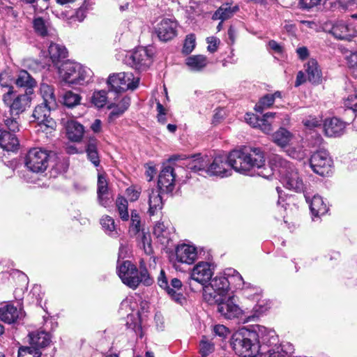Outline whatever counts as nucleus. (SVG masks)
I'll use <instances>...</instances> for the list:
<instances>
[{
    "mask_svg": "<svg viewBox=\"0 0 357 357\" xmlns=\"http://www.w3.org/2000/svg\"><path fill=\"white\" fill-rule=\"evenodd\" d=\"M36 354L42 355L40 350L34 345L21 346L18 349V357H35Z\"/></svg>",
    "mask_w": 357,
    "mask_h": 357,
    "instance_id": "obj_47",
    "label": "nucleus"
},
{
    "mask_svg": "<svg viewBox=\"0 0 357 357\" xmlns=\"http://www.w3.org/2000/svg\"><path fill=\"white\" fill-rule=\"evenodd\" d=\"M298 57L301 60L306 59L309 56V51L306 47H301L296 50Z\"/></svg>",
    "mask_w": 357,
    "mask_h": 357,
    "instance_id": "obj_59",
    "label": "nucleus"
},
{
    "mask_svg": "<svg viewBox=\"0 0 357 357\" xmlns=\"http://www.w3.org/2000/svg\"><path fill=\"white\" fill-rule=\"evenodd\" d=\"M305 70L310 82L314 84H319L321 82L322 73L316 59H310L305 65Z\"/></svg>",
    "mask_w": 357,
    "mask_h": 357,
    "instance_id": "obj_27",
    "label": "nucleus"
},
{
    "mask_svg": "<svg viewBox=\"0 0 357 357\" xmlns=\"http://www.w3.org/2000/svg\"><path fill=\"white\" fill-rule=\"evenodd\" d=\"M312 170L321 176H327L332 173L333 161L329 152L324 149L314 152L309 160Z\"/></svg>",
    "mask_w": 357,
    "mask_h": 357,
    "instance_id": "obj_9",
    "label": "nucleus"
},
{
    "mask_svg": "<svg viewBox=\"0 0 357 357\" xmlns=\"http://www.w3.org/2000/svg\"><path fill=\"white\" fill-rule=\"evenodd\" d=\"M154 31L160 41L166 43L177 36L178 24L172 19L163 18L154 27Z\"/></svg>",
    "mask_w": 357,
    "mask_h": 357,
    "instance_id": "obj_15",
    "label": "nucleus"
},
{
    "mask_svg": "<svg viewBox=\"0 0 357 357\" xmlns=\"http://www.w3.org/2000/svg\"><path fill=\"white\" fill-rule=\"evenodd\" d=\"M84 126L75 121H68L66 126V135L71 142H78L84 136Z\"/></svg>",
    "mask_w": 357,
    "mask_h": 357,
    "instance_id": "obj_32",
    "label": "nucleus"
},
{
    "mask_svg": "<svg viewBox=\"0 0 357 357\" xmlns=\"http://www.w3.org/2000/svg\"><path fill=\"white\" fill-rule=\"evenodd\" d=\"M324 132L329 137L342 136L346 128V123L337 117L326 118L323 124Z\"/></svg>",
    "mask_w": 357,
    "mask_h": 357,
    "instance_id": "obj_20",
    "label": "nucleus"
},
{
    "mask_svg": "<svg viewBox=\"0 0 357 357\" xmlns=\"http://www.w3.org/2000/svg\"><path fill=\"white\" fill-rule=\"evenodd\" d=\"M206 42L208 44V46L207 47L208 52L214 53L218 50V45L220 44L219 38L215 36L208 37L206 38Z\"/></svg>",
    "mask_w": 357,
    "mask_h": 357,
    "instance_id": "obj_52",
    "label": "nucleus"
},
{
    "mask_svg": "<svg viewBox=\"0 0 357 357\" xmlns=\"http://www.w3.org/2000/svg\"><path fill=\"white\" fill-rule=\"evenodd\" d=\"M116 271L122 282L133 290L141 284L149 287L154 282L142 260L140 261L139 268L129 260L123 261L117 266Z\"/></svg>",
    "mask_w": 357,
    "mask_h": 357,
    "instance_id": "obj_2",
    "label": "nucleus"
},
{
    "mask_svg": "<svg viewBox=\"0 0 357 357\" xmlns=\"http://www.w3.org/2000/svg\"><path fill=\"white\" fill-rule=\"evenodd\" d=\"M91 129L94 133H99L102 131V121L96 119L91 126Z\"/></svg>",
    "mask_w": 357,
    "mask_h": 357,
    "instance_id": "obj_60",
    "label": "nucleus"
},
{
    "mask_svg": "<svg viewBox=\"0 0 357 357\" xmlns=\"http://www.w3.org/2000/svg\"><path fill=\"white\" fill-rule=\"evenodd\" d=\"M13 84H15V81L10 73L3 71L0 73L1 100L8 109V112L3 114L2 119L4 125L10 130L16 131L19 130V121H16L15 105L24 102L25 97L18 95V91Z\"/></svg>",
    "mask_w": 357,
    "mask_h": 357,
    "instance_id": "obj_1",
    "label": "nucleus"
},
{
    "mask_svg": "<svg viewBox=\"0 0 357 357\" xmlns=\"http://www.w3.org/2000/svg\"><path fill=\"white\" fill-rule=\"evenodd\" d=\"M196 37L194 33H190L186 36L184 40L182 52L185 54H190L195 47Z\"/></svg>",
    "mask_w": 357,
    "mask_h": 357,
    "instance_id": "obj_49",
    "label": "nucleus"
},
{
    "mask_svg": "<svg viewBox=\"0 0 357 357\" xmlns=\"http://www.w3.org/2000/svg\"><path fill=\"white\" fill-rule=\"evenodd\" d=\"M40 93L44 103H47L50 107H56L57 103L54 93V89L52 86L47 84H42L40 88Z\"/></svg>",
    "mask_w": 357,
    "mask_h": 357,
    "instance_id": "obj_37",
    "label": "nucleus"
},
{
    "mask_svg": "<svg viewBox=\"0 0 357 357\" xmlns=\"http://www.w3.org/2000/svg\"><path fill=\"white\" fill-rule=\"evenodd\" d=\"M185 63L192 70H201L206 67L207 60L204 55H192L186 59Z\"/></svg>",
    "mask_w": 357,
    "mask_h": 357,
    "instance_id": "obj_38",
    "label": "nucleus"
},
{
    "mask_svg": "<svg viewBox=\"0 0 357 357\" xmlns=\"http://www.w3.org/2000/svg\"><path fill=\"white\" fill-rule=\"evenodd\" d=\"M157 283L176 303L182 305L185 302L186 299L181 292L183 284L179 279L176 278H172L170 281V284H169L165 271L161 269L157 278Z\"/></svg>",
    "mask_w": 357,
    "mask_h": 357,
    "instance_id": "obj_11",
    "label": "nucleus"
},
{
    "mask_svg": "<svg viewBox=\"0 0 357 357\" xmlns=\"http://www.w3.org/2000/svg\"><path fill=\"white\" fill-rule=\"evenodd\" d=\"M231 166L226 155H218L209 163L206 169V174L209 176L227 177L231 175Z\"/></svg>",
    "mask_w": 357,
    "mask_h": 357,
    "instance_id": "obj_17",
    "label": "nucleus"
},
{
    "mask_svg": "<svg viewBox=\"0 0 357 357\" xmlns=\"http://www.w3.org/2000/svg\"><path fill=\"white\" fill-rule=\"evenodd\" d=\"M30 345H34L40 350L48 347L52 342V335L43 330L32 331L28 335Z\"/></svg>",
    "mask_w": 357,
    "mask_h": 357,
    "instance_id": "obj_25",
    "label": "nucleus"
},
{
    "mask_svg": "<svg viewBox=\"0 0 357 357\" xmlns=\"http://www.w3.org/2000/svg\"><path fill=\"white\" fill-rule=\"evenodd\" d=\"M223 119V115L221 114V110L216 109L215 113L213 116L212 123L217 125Z\"/></svg>",
    "mask_w": 357,
    "mask_h": 357,
    "instance_id": "obj_64",
    "label": "nucleus"
},
{
    "mask_svg": "<svg viewBox=\"0 0 357 357\" xmlns=\"http://www.w3.org/2000/svg\"><path fill=\"white\" fill-rule=\"evenodd\" d=\"M115 204L120 218L123 221H128L130 215L128 213V204L127 199L124 197L119 195L116 199Z\"/></svg>",
    "mask_w": 357,
    "mask_h": 357,
    "instance_id": "obj_40",
    "label": "nucleus"
},
{
    "mask_svg": "<svg viewBox=\"0 0 357 357\" xmlns=\"http://www.w3.org/2000/svg\"><path fill=\"white\" fill-rule=\"evenodd\" d=\"M247 150L249 160L252 164V168L260 167L264 165L265 155L264 152L259 147L245 146Z\"/></svg>",
    "mask_w": 357,
    "mask_h": 357,
    "instance_id": "obj_35",
    "label": "nucleus"
},
{
    "mask_svg": "<svg viewBox=\"0 0 357 357\" xmlns=\"http://www.w3.org/2000/svg\"><path fill=\"white\" fill-rule=\"evenodd\" d=\"M236 30L233 26H230L227 31L228 38L230 40V44L233 45L236 40Z\"/></svg>",
    "mask_w": 357,
    "mask_h": 357,
    "instance_id": "obj_61",
    "label": "nucleus"
},
{
    "mask_svg": "<svg viewBox=\"0 0 357 357\" xmlns=\"http://www.w3.org/2000/svg\"><path fill=\"white\" fill-rule=\"evenodd\" d=\"M139 79H135L132 73H119L109 75L107 84L112 91L121 93L128 89H136L139 86Z\"/></svg>",
    "mask_w": 357,
    "mask_h": 357,
    "instance_id": "obj_10",
    "label": "nucleus"
},
{
    "mask_svg": "<svg viewBox=\"0 0 357 357\" xmlns=\"http://www.w3.org/2000/svg\"><path fill=\"white\" fill-rule=\"evenodd\" d=\"M306 82L305 74L302 71H299L296 75L295 86H298Z\"/></svg>",
    "mask_w": 357,
    "mask_h": 357,
    "instance_id": "obj_63",
    "label": "nucleus"
},
{
    "mask_svg": "<svg viewBox=\"0 0 357 357\" xmlns=\"http://www.w3.org/2000/svg\"><path fill=\"white\" fill-rule=\"evenodd\" d=\"M231 166L236 172L245 173L251 170L252 164L249 160L247 150L245 146L239 150H233L227 155Z\"/></svg>",
    "mask_w": 357,
    "mask_h": 357,
    "instance_id": "obj_13",
    "label": "nucleus"
},
{
    "mask_svg": "<svg viewBox=\"0 0 357 357\" xmlns=\"http://www.w3.org/2000/svg\"><path fill=\"white\" fill-rule=\"evenodd\" d=\"M270 163L277 168L278 173L282 176V183L286 188L296 192L303 191V180L292 163L279 155H273L270 158Z\"/></svg>",
    "mask_w": 357,
    "mask_h": 357,
    "instance_id": "obj_4",
    "label": "nucleus"
},
{
    "mask_svg": "<svg viewBox=\"0 0 357 357\" xmlns=\"http://www.w3.org/2000/svg\"><path fill=\"white\" fill-rule=\"evenodd\" d=\"M100 224L105 231L117 234L114 220L111 216L103 215L100 219Z\"/></svg>",
    "mask_w": 357,
    "mask_h": 357,
    "instance_id": "obj_48",
    "label": "nucleus"
},
{
    "mask_svg": "<svg viewBox=\"0 0 357 357\" xmlns=\"http://www.w3.org/2000/svg\"><path fill=\"white\" fill-rule=\"evenodd\" d=\"M54 155L53 151L43 148H32L26 155L25 166L32 172L43 173L48 167L52 157Z\"/></svg>",
    "mask_w": 357,
    "mask_h": 357,
    "instance_id": "obj_8",
    "label": "nucleus"
},
{
    "mask_svg": "<svg viewBox=\"0 0 357 357\" xmlns=\"http://www.w3.org/2000/svg\"><path fill=\"white\" fill-rule=\"evenodd\" d=\"M213 332L215 335H218L222 339L227 337V335H229L230 331L228 328L225 326L224 325H216L214 326Z\"/></svg>",
    "mask_w": 357,
    "mask_h": 357,
    "instance_id": "obj_53",
    "label": "nucleus"
},
{
    "mask_svg": "<svg viewBox=\"0 0 357 357\" xmlns=\"http://www.w3.org/2000/svg\"><path fill=\"white\" fill-rule=\"evenodd\" d=\"M98 145V140L93 137L89 139L85 146L87 158L95 167H98L100 163Z\"/></svg>",
    "mask_w": 357,
    "mask_h": 357,
    "instance_id": "obj_31",
    "label": "nucleus"
},
{
    "mask_svg": "<svg viewBox=\"0 0 357 357\" xmlns=\"http://www.w3.org/2000/svg\"><path fill=\"white\" fill-rule=\"evenodd\" d=\"M214 349V344L209 341L202 340L199 343V354L202 357H207Z\"/></svg>",
    "mask_w": 357,
    "mask_h": 357,
    "instance_id": "obj_50",
    "label": "nucleus"
},
{
    "mask_svg": "<svg viewBox=\"0 0 357 357\" xmlns=\"http://www.w3.org/2000/svg\"><path fill=\"white\" fill-rule=\"evenodd\" d=\"M126 194L128 197H130V200L134 202L139 199L140 193L134 188L129 187L126 189Z\"/></svg>",
    "mask_w": 357,
    "mask_h": 357,
    "instance_id": "obj_58",
    "label": "nucleus"
},
{
    "mask_svg": "<svg viewBox=\"0 0 357 357\" xmlns=\"http://www.w3.org/2000/svg\"><path fill=\"white\" fill-rule=\"evenodd\" d=\"M175 173L172 167L167 165L161 170L158 180V187L161 192L169 193L174 189Z\"/></svg>",
    "mask_w": 357,
    "mask_h": 357,
    "instance_id": "obj_19",
    "label": "nucleus"
},
{
    "mask_svg": "<svg viewBox=\"0 0 357 357\" xmlns=\"http://www.w3.org/2000/svg\"><path fill=\"white\" fill-rule=\"evenodd\" d=\"M59 73L63 82L70 86L84 85L91 77L90 70L79 63L67 60L58 66Z\"/></svg>",
    "mask_w": 357,
    "mask_h": 357,
    "instance_id": "obj_6",
    "label": "nucleus"
},
{
    "mask_svg": "<svg viewBox=\"0 0 357 357\" xmlns=\"http://www.w3.org/2000/svg\"><path fill=\"white\" fill-rule=\"evenodd\" d=\"M270 48L274 50L277 53H281L282 52V46L278 44L275 40H270L268 43Z\"/></svg>",
    "mask_w": 357,
    "mask_h": 357,
    "instance_id": "obj_62",
    "label": "nucleus"
},
{
    "mask_svg": "<svg viewBox=\"0 0 357 357\" xmlns=\"http://www.w3.org/2000/svg\"><path fill=\"white\" fill-rule=\"evenodd\" d=\"M305 197L307 202H310V209L312 215L319 217L325 215L328 211L329 207L321 196L314 195L310 201L309 197L305 195Z\"/></svg>",
    "mask_w": 357,
    "mask_h": 357,
    "instance_id": "obj_28",
    "label": "nucleus"
},
{
    "mask_svg": "<svg viewBox=\"0 0 357 357\" xmlns=\"http://www.w3.org/2000/svg\"><path fill=\"white\" fill-rule=\"evenodd\" d=\"M81 100V96L71 91H68L63 96V104L69 107L72 108L79 104Z\"/></svg>",
    "mask_w": 357,
    "mask_h": 357,
    "instance_id": "obj_44",
    "label": "nucleus"
},
{
    "mask_svg": "<svg viewBox=\"0 0 357 357\" xmlns=\"http://www.w3.org/2000/svg\"><path fill=\"white\" fill-rule=\"evenodd\" d=\"M15 81L17 87L24 89V91H22L20 89L17 90L18 95L25 97V99L23 100L24 102H20L15 105L16 121H19L20 116L31 107V95L33 93L34 88L37 86V82L28 71L24 70L19 72Z\"/></svg>",
    "mask_w": 357,
    "mask_h": 357,
    "instance_id": "obj_5",
    "label": "nucleus"
},
{
    "mask_svg": "<svg viewBox=\"0 0 357 357\" xmlns=\"http://www.w3.org/2000/svg\"><path fill=\"white\" fill-rule=\"evenodd\" d=\"M347 65L349 68H357V52H351L346 56Z\"/></svg>",
    "mask_w": 357,
    "mask_h": 357,
    "instance_id": "obj_55",
    "label": "nucleus"
},
{
    "mask_svg": "<svg viewBox=\"0 0 357 357\" xmlns=\"http://www.w3.org/2000/svg\"><path fill=\"white\" fill-rule=\"evenodd\" d=\"M229 344L235 354L241 357H256L259 352V334L255 331L243 328L236 331Z\"/></svg>",
    "mask_w": 357,
    "mask_h": 357,
    "instance_id": "obj_3",
    "label": "nucleus"
},
{
    "mask_svg": "<svg viewBox=\"0 0 357 357\" xmlns=\"http://www.w3.org/2000/svg\"><path fill=\"white\" fill-rule=\"evenodd\" d=\"M153 54L146 47H137L128 58L129 63L137 70H146L152 63Z\"/></svg>",
    "mask_w": 357,
    "mask_h": 357,
    "instance_id": "obj_14",
    "label": "nucleus"
},
{
    "mask_svg": "<svg viewBox=\"0 0 357 357\" xmlns=\"http://www.w3.org/2000/svg\"><path fill=\"white\" fill-rule=\"evenodd\" d=\"M213 274L211 264L208 262L202 261L194 267L191 278L202 284H205L211 280Z\"/></svg>",
    "mask_w": 357,
    "mask_h": 357,
    "instance_id": "obj_22",
    "label": "nucleus"
},
{
    "mask_svg": "<svg viewBox=\"0 0 357 357\" xmlns=\"http://www.w3.org/2000/svg\"><path fill=\"white\" fill-rule=\"evenodd\" d=\"M160 192V191L152 190L149 194L148 213L150 216L158 214L163 208L164 204Z\"/></svg>",
    "mask_w": 357,
    "mask_h": 357,
    "instance_id": "obj_33",
    "label": "nucleus"
},
{
    "mask_svg": "<svg viewBox=\"0 0 357 357\" xmlns=\"http://www.w3.org/2000/svg\"><path fill=\"white\" fill-rule=\"evenodd\" d=\"M292 138V134L286 128L281 127L272 135L273 142L280 147H285Z\"/></svg>",
    "mask_w": 357,
    "mask_h": 357,
    "instance_id": "obj_36",
    "label": "nucleus"
},
{
    "mask_svg": "<svg viewBox=\"0 0 357 357\" xmlns=\"http://www.w3.org/2000/svg\"><path fill=\"white\" fill-rule=\"evenodd\" d=\"M6 127L9 131L3 130L0 132V148L6 151H15L18 149L20 142L15 133L18 132L20 129L13 131L6 126Z\"/></svg>",
    "mask_w": 357,
    "mask_h": 357,
    "instance_id": "obj_23",
    "label": "nucleus"
},
{
    "mask_svg": "<svg viewBox=\"0 0 357 357\" xmlns=\"http://www.w3.org/2000/svg\"><path fill=\"white\" fill-rule=\"evenodd\" d=\"M125 111L122 109V107L119 105H116L115 108L110 112L108 116L109 122H112L115 120L116 118L121 116Z\"/></svg>",
    "mask_w": 357,
    "mask_h": 357,
    "instance_id": "obj_56",
    "label": "nucleus"
},
{
    "mask_svg": "<svg viewBox=\"0 0 357 357\" xmlns=\"http://www.w3.org/2000/svg\"><path fill=\"white\" fill-rule=\"evenodd\" d=\"M270 162V160L268 161ZM269 167H266L265 164L260 166V167H256L257 169V174L266 178H268L269 177L273 175L274 171H278L277 168L273 167L271 163H269Z\"/></svg>",
    "mask_w": 357,
    "mask_h": 357,
    "instance_id": "obj_51",
    "label": "nucleus"
},
{
    "mask_svg": "<svg viewBox=\"0 0 357 357\" xmlns=\"http://www.w3.org/2000/svg\"><path fill=\"white\" fill-rule=\"evenodd\" d=\"M273 97L271 93H266L261 96L256 103L254 109L259 113H262L264 110L271 107L274 104Z\"/></svg>",
    "mask_w": 357,
    "mask_h": 357,
    "instance_id": "obj_42",
    "label": "nucleus"
},
{
    "mask_svg": "<svg viewBox=\"0 0 357 357\" xmlns=\"http://www.w3.org/2000/svg\"><path fill=\"white\" fill-rule=\"evenodd\" d=\"M50 58L54 66H58L59 63L68 56V50L65 46L51 43L48 47Z\"/></svg>",
    "mask_w": 357,
    "mask_h": 357,
    "instance_id": "obj_29",
    "label": "nucleus"
},
{
    "mask_svg": "<svg viewBox=\"0 0 357 357\" xmlns=\"http://www.w3.org/2000/svg\"><path fill=\"white\" fill-rule=\"evenodd\" d=\"M174 160H185L192 159V162L189 163L188 167L192 172H197L205 171L208 165V158L207 155L202 156V153H198L192 155H174Z\"/></svg>",
    "mask_w": 357,
    "mask_h": 357,
    "instance_id": "obj_21",
    "label": "nucleus"
},
{
    "mask_svg": "<svg viewBox=\"0 0 357 357\" xmlns=\"http://www.w3.org/2000/svg\"><path fill=\"white\" fill-rule=\"evenodd\" d=\"M321 0H300L299 4L303 10H310L320 3Z\"/></svg>",
    "mask_w": 357,
    "mask_h": 357,
    "instance_id": "obj_54",
    "label": "nucleus"
},
{
    "mask_svg": "<svg viewBox=\"0 0 357 357\" xmlns=\"http://www.w3.org/2000/svg\"><path fill=\"white\" fill-rule=\"evenodd\" d=\"M303 124L307 128H314L321 126V121L317 118H312L303 121Z\"/></svg>",
    "mask_w": 357,
    "mask_h": 357,
    "instance_id": "obj_57",
    "label": "nucleus"
},
{
    "mask_svg": "<svg viewBox=\"0 0 357 357\" xmlns=\"http://www.w3.org/2000/svg\"><path fill=\"white\" fill-rule=\"evenodd\" d=\"M20 311L13 305L8 304L0 307V319L5 323L13 324L19 319Z\"/></svg>",
    "mask_w": 357,
    "mask_h": 357,
    "instance_id": "obj_34",
    "label": "nucleus"
},
{
    "mask_svg": "<svg viewBox=\"0 0 357 357\" xmlns=\"http://www.w3.org/2000/svg\"><path fill=\"white\" fill-rule=\"evenodd\" d=\"M176 260L181 263L192 264L197 258V252L195 247L181 244L176 248Z\"/></svg>",
    "mask_w": 357,
    "mask_h": 357,
    "instance_id": "obj_24",
    "label": "nucleus"
},
{
    "mask_svg": "<svg viewBox=\"0 0 357 357\" xmlns=\"http://www.w3.org/2000/svg\"><path fill=\"white\" fill-rule=\"evenodd\" d=\"M33 28L36 33L41 37L48 35L47 26L42 17H37L33 20Z\"/></svg>",
    "mask_w": 357,
    "mask_h": 357,
    "instance_id": "obj_43",
    "label": "nucleus"
},
{
    "mask_svg": "<svg viewBox=\"0 0 357 357\" xmlns=\"http://www.w3.org/2000/svg\"><path fill=\"white\" fill-rule=\"evenodd\" d=\"M332 34L341 40L349 39L351 37L348 26L344 23L336 24L331 29Z\"/></svg>",
    "mask_w": 357,
    "mask_h": 357,
    "instance_id": "obj_41",
    "label": "nucleus"
},
{
    "mask_svg": "<svg viewBox=\"0 0 357 357\" xmlns=\"http://www.w3.org/2000/svg\"><path fill=\"white\" fill-rule=\"evenodd\" d=\"M56 108L50 107L47 103L44 102L35 107L32 116L38 122L43 132H51V130L54 129L56 122L50 116V111Z\"/></svg>",
    "mask_w": 357,
    "mask_h": 357,
    "instance_id": "obj_12",
    "label": "nucleus"
},
{
    "mask_svg": "<svg viewBox=\"0 0 357 357\" xmlns=\"http://www.w3.org/2000/svg\"><path fill=\"white\" fill-rule=\"evenodd\" d=\"M210 285L214 291V295L221 298L225 296L229 290L230 282L224 275L218 274L211 280Z\"/></svg>",
    "mask_w": 357,
    "mask_h": 357,
    "instance_id": "obj_26",
    "label": "nucleus"
},
{
    "mask_svg": "<svg viewBox=\"0 0 357 357\" xmlns=\"http://www.w3.org/2000/svg\"><path fill=\"white\" fill-rule=\"evenodd\" d=\"M108 182L105 174H99L97 182V195L100 205L106 207L109 204Z\"/></svg>",
    "mask_w": 357,
    "mask_h": 357,
    "instance_id": "obj_30",
    "label": "nucleus"
},
{
    "mask_svg": "<svg viewBox=\"0 0 357 357\" xmlns=\"http://www.w3.org/2000/svg\"><path fill=\"white\" fill-rule=\"evenodd\" d=\"M345 112H351L354 118L357 117V92L350 95L344 102Z\"/></svg>",
    "mask_w": 357,
    "mask_h": 357,
    "instance_id": "obj_45",
    "label": "nucleus"
},
{
    "mask_svg": "<svg viewBox=\"0 0 357 357\" xmlns=\"http://www.w3.org/2000/svg\"><path fill=\"white\" fill-rule=\"evenodd\" d=\"M107 93L105 91H95L91 97V102L97 107H103L107 102Z\"/></svg>",
    "mask_w": 357,
    "mask_h": 357,
    "instance_id": "obj_46",
    "label": "nucleus"
},
{
    "mask_svg": "<svg viewBox=\"0 0 357 357\" xmlns=\"http://www.w3.org/2000/svg\"><path fill=\"white\" fill-rule=\"evenodd\" d=\"M275 112H267L259 117L253 113H246L245 119L246 122L254 128H259L266 134H270L273 131L272 122L269 119H273L275 116Z\"/></svg>",
    "mask_w": 357,
    "mask_h": 357,
    "instance_id": "obj_18",
    "label": "nucleus"
},
{
    "mask_svg": "<svg viewBox=\"0 0 357 357\" xmlns=\"http://www.w3.org/2000/svg\"><path fill=\"white\" fill-rule=\"evenodd\" d=\"M214 302L218 304V312L225 319H232L238 318L242 314V310L236 303L234 296H229L226 301L222 298H216L213 295Z\"/></svg>",
    "mask_w": 357,
    "mask_h": 357,
    "instance_id": "obj_16",
    "label": "nucleus"
},
{
    "mask_svg": "<svg viewBox=\"0 0 357 357\" xmlns=\"http://www.w3.org/2000/svg\"><path fill=\"white\" fill-rule=\"evenodd\" d=\"M238 10L237 6L231 7L229 4H223L214 13L213 19H220L222 21L230 18Z\"/></svg>",
    "mask_w": 357,
    "mask_h": 357,
    "instance_id": "obj_39",
    "label": "nucleus"
},
{
    "mask_svg": "<svg viewBox=\"0 0 357 357\" xmlns=\"http://www.w3.org/2000/svg\"><path fill=\"white\" fill-rule=\"evenodd\" d=\"M128 234L130 237L135 238L141 244L146 255H151L153 253L151 234L149 231H146L144 225L142 224L141 216L135 209L130 211Z\"/></svg>",
    "mask_w": 357,
    "mask_h": 357,
    "instance_id": "obj_7",
    "label": "nucleus"
}]
</instances>
